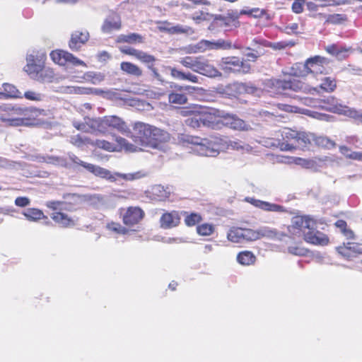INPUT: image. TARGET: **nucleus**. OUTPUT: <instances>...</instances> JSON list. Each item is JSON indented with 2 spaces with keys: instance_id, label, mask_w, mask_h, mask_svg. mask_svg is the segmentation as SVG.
Returning <instances> with one entry per match:
<instances>
[{
  "instance_id": "52",
  "label": "nucleus",
  "mask_w": 362,
  "mask_h": 362,
  "mask_svg": "<svg viewBox=\"0 0 362 362\" xmlns=\"http://www.w3.org/2000/svg\"><path fill=\"white\" fill-rule=\"evenodd\" d=\"M244 241H255L259 239L258 236V230L243 228Z\"/></svg>"
},
{
  "instance_id": "58",
  "label": "nucleus",
  "mask_w": 362,
  "mask_h": 362,
  "mask_svg": "<svg viewBox=\"0 0 362 362\" xmlns=\"http://www.w3.org/2000/svg\"><path fill=\"white\" fill-rule=\"evenodd\" d=\"M297 163L305 168H314L316 166L315 161L310 159L298 158Z\"/></svg>"
},
{
  "instance_id": "27",
  "label": "nucleus",
  "mask_w": 362,
  "mask_h": 362,
  "mask_svg": "<svg viewBox=\"0 0 362 362\" xmlns=\"http://www.w3.org/2000/svg\"><path fill=\"white\" fill-rule=\"evenodd\" d=\"M199 115L202 119V127L214 128L218 122L214 113L206 111H199Z\"/></svg>"
},
{
  "instance_id": "25",
  "label": "nucleus",
  "mask_w": 362,
  "mask_h": 362,
  "mask_svg": "<svg viewBox=\"0 0 362 362\" xmlns=\"http://www.w3.org/2000/svg\"><path fill=\"white\" fill-rule=\"evenodd\" d=\"M51 218L62 227H70L76 224V221L74 218L62 212H54L52 214Z\"/></svg>"
},
{
  "instance_id": "38",
  "label": "nucleus",
  "mask_w": 362,
  "mask_h": 362,
  "mask_svg": "<svg viewBox=\"0 0 362 362\" xmlns=\"http://www.w3.org/2000/svg\"><path fill=\"white\" fill-rule=\"evenodd\" d=\"M60 92L65 94H88L89 89L80 86H62Z\"/></svg>"
},
{
  "instance_id": "5",
  "label": "nucleus",
  "mask_w": 362,
  "mask_h": 362,
  "mask_svg": "<svg viewBox=\"0 0 362 362\" xmlns=\"http://www.w3.org/2000/svg\"><path fill=\"white\" fill-rule=\"evenodd\" d=\"M73 126L78 131L94 134H105L107 133L106 117H86L83 122L72 121Z\"/></svg>"
},
{
  "instance_id": "62",
  "label": "nucleus",
  "mask_w": 362,
  "mask_h": 362,
  "mask_svg": "<svg viewBox=\"0 0 362 362\" xmlns=\"http://www.w3.org/2000/svg\"><path fill=\"white\" fill-rule=\"evenodd\" d=\"M108 228L110 230L115 231L118 233L125 234L127 232V230L125 228H124L122 226H120L119 224L115 223H112L109 224Z\"/></svg>"
},
{
  "instance_id": "63",
  "label": "nucleus",
  "mask_w": 362,
  "mask_h": 362,
  "mask_svg": "<svg viewBox=\"0 0 362 362\" xmlns=\"http://www.w3.org/2000/svg\"><path fill=\"white\" fill-rule=\"evenodd\" d=\"M171 76L173 78L184 80L185 73L180 71L175 68H170Z\"/></svg>"
},
{
  "instance_id": "23",
  "label": "nucleus",
  "mask_w": 362,
  "mask_h": 362,
  "mask_svg": "<svg viewBox=\"0 0 362 362\" xmlns=\"http://www.w3.org/2000/svg\"><path fill=\"white\" fill-rule=\"evenodd\" d=\"M322 60H324V58L319 56L308 59L304 64V67L308 73L322 74L324 69L322 65Z\"/></svg>"
},
{
  "instance_id": "60",
  "label": "nucleus",
  "mask_w": 362,
  "mask_h": 362,
  "mask_svg": "<svg viewBox=\"0 0 362 362\" xmlns=\"http://www.w3.org/2000/svg\"><path fill=\"white\" fill-rule=\"evenodd\" d=\"M282 136L285 139H291L295 141L298 136V132L289 129H286L283 131Z\"/></svg>"
},
{
  "instance_id": "48",
  "label": "nucleus",
  "mask_w": 362,
  "mask_h": 362,
  "mask_svg": "<svg viewBox=\"0 0 362 362\" xmlns=\"http://www.w3.org/2000/svg\"><path fill=\"white\" fill-rule=\"evenodd\" d=\"M335 226L337 228H339L341 232L346 236L348 239H352L354 237V232L346 228L347 225L346 221L343 220H338L335 223Z\"/></svg>"
},
{
  "instance_id": "8",
  "label": "nucleus",
  "mask_w": 362,
  "mask_h": 362,
  "mask_svg": "<svg viewBox=\"0 0 362 362\" xmlns=\"http://www.w3.org/2000/svg\"><path fill=\"white\" fill-rule=\"evenodd\" d=\"M233 47L232 42L229 40L218 39L216 41L202 40L195 45L188 48V53L204 52L211 49H228Z\"/></svg>"
},
{
  "instance_id": "37",
  "label": "nucleus",
  "mask_w": 362,
  "mask_h": 362,
  "mask_svg": "<svg viewBox=\"0 0 362 362\" xmlns=\"http://www.w3.org/2000/svg\"><path fill=\"white\" fill-rule=\"evenodd\" d=\"M34 78L43 83H50L54 80V72L52 69L43 66L39 72L37 77Z\"/></svg>"
},
{
  "instance_id": "49",
  "label": "nucleus",
  "mask_w": 362,
  "mask_h": 362,
  "mask_svg": "<svg viewBox=\"0 0 362 362\" xmlns=\"http://www.w3.org/2000/svg\"><path fill=\"white\" fill-rule=\"evenodd\" d=\"M23 97L26 98L27 100L35 101V102H40L44 100L45 96L44 94L35 91V90H27L25 91Z\"/></svg>"
},
{
  "instance_id": "43",
  "label": "nucleus",
  "mask_w": 362,
  "mask_h": 362,
  "mask_svg": "<svg viewBox=\"0 0 362 362\" xmlns=\"http://www.w3.org/2000/svg\"><path fill=\"white\" fill-rule=\"evenodd\" d=\"M162 29L168 31L170 34H178V33L192 34L194 33L192 29L190 27L184 26V25H177L172 26L170 28H163Z\"/></svg>"
},
{
  "instance_id": "41",
  "label": "nucleus",
  "mask_w": 362,
  "mask_h": 362,
  "mask_svg": "<svg viewBox=\"0 0 362 362\" xmlns=\"http://www.w3.org/2000/svg\"><path fill=\"white\" fill-rule=\"evenodd\" d=\"M117 41L119 42H128V43H134V42H142L143 37L136 33H130L128 35H120Z\"/></svg>"
},
{
  "instance_id": "42",
  "label": "nucleus",
  "mask_w": 362,
  "mask_h": 362,
  "mask_svg": "<svg viewBox=\"0 0 362 362\" xmlns=\"http://www.w3.org/2000/svg\"><path fill=\"white\" fill-rule=\"evenodd\" d=\"M153 195L156 197V199L161 201L168 198L170 194V191L165 189L162 185H156L152 189Z\"/></svg>"
},
{
  "instance_id": "55",
  "label": "nucleus",
  "mask_w": 362,
  "mask_h": 362,
  "mask_svg": "<svg viewBox=\"0 0 362 362\" xmlns=\"http://www.w3.org/2000/svg\"><path fill=\"white\" fill-rule=\"evenodd\" d=\"M202 218L199 214L196 213H192L190 215L186 216L185 219V222L187 226H192L200 222Z\"/></svg>"
},
{
  "instance_id": "44",
  "label": "nucleus",
  "mask_w": 362,
  "mask_h": 362,
  "mask_svg": "<svg viewBox=\"0 0 362 362\" xmlns=\"http://www.w3.org/2000/svg\"><path fill=\"white\" fill-rule=\"evenodd\" d=\"M168 100L170 103L183 105L187 103V98L183 93L172 92L168 95Z\"/></svg>"
},
{
  "instance_id": "36",
  "label": "nucleus",
  "mask_w": 362,
  "mask_h": 362,
  "mask_svg": "<svg viewBox=\"0 0 362 362\" xmlns=\"http://www.w3.org/2000/svg\"><path fill=\"white\" fill-rule=\"evenodd\" d=\"M23 214L30 221H37L41 218H45L43 212L37 209L30 208L26 209Z\"/></svg>"
},
{
  "instance_id": "17",
  "label": "nucleus",
  "mask_w": 362,
  "mask_h": 362,
  "mask_svg": "<svg viewBox=\"0 0 362 362\" xmlns=\"http://www.w3.org/2000/svg\"><path fill=\"white\" fill-rule=\"evenodd\" d=\"M230 88L237 94L248 93L255 96H259L262 90L255 86L250 83H239L236 82L230 85Z\"/></svg>"
},
{
  "instance_id": "18",
  "label": "nucleus",
  "mask_w": 362,
  "mask_h": 362,
  "mask_svg": "<svg viewBox=\"0 0 362 362\" xmlns=\"http://www.w3.org/2000/svg\"><path fill=\"white\" fill-rule=\"evenodd\" d=\"M144 211L139 207H129L123 216L124 224L132 226L139 223L144 217Z\"/></svg>"
},
{
  "instance_id": "4",
  "label": "nucleus",
  "mask_w": 362,
  "mask_h": 362,
  "mask_svg": "<svg viewBox=\"0 0 362 362\" xmlns=\"http://www.w3.org/2000/svg\"><path fill=\"white\" fill-rule=\"evenodd\" d=\"M33 109L21 107H8L7 110L0 115V120L9 126H21L27 124Z\"/></svg>"
},
{
  "instance_id": "61",
  "label": "nucleus",
  "mask_w": 362,
  "mask_h": 362,
  "mask_svg": "<svg viewBox=\"0 0 362 362\" xmlns=\"http://www.w3.org/2000/svg\"><path fill=\"white\" fill-rule=\"evenodd\" d=\"M30 201L28 197H18L15 200V204L20 207H25L30 204Z\"/></svg>"
},
{
  "instance_id": "59",
  "label": "nucleus",
  "mask_w": 362,
  "mask_h": 362,
  "mask_svg": "<svg viewBox=\"0 0 362 362\" xmlns=\"http://www.w3.org/2000/svg\"><path fill=\"white\" fill-rule=\"evenodd\" d=\"M305 0H296L292 4V11L296 13H300L303 11V6Z\"/></svg>"
},
{
  "instance_id": "45",
  "label": "nucleus",
  "mask_w": 362,
  "mask_h": 362,
  "mask_svg": "<svg viewBox=\"0 0 362 362\" xmlns=\"http://www.w3.org/2000/svg\"><path fill=\"white\" fill-rule=\"evenodd\" d=\"M313 142L318 146L332 148L335 146V143L326 136H316L315 135V139H313Z\"/></svg>"
},
{
  "instance_id": "50",
  "label": "nucleus",
  "mask_w": 362,
  "mask_h": 362,
  "mask_svg": "<svg viewBox=\"0 0 362 362\" xmlns=\"http://www.w3.org/2000/svg\"><path fill=\"white\" fill-rule=\"evenodd\" d=\"M46 206L53 210L64 209L70 210V206L64 201H49L46 203Z\"/></svg>"
},
{
  "instance_id": "53",
  "label": "nucleus",
  "mask_w": 362,
  "mask_h": 362,
  "mask_svg": "<svg viewBox=\"0 0 362 362\" xmlns=\"http://www.w3.org/2000/svg\"><path fill=\"white\" fill-rule=\"evenodd\" d=\"M137 59L146 64L148 67L149 65H153L156 61V58L153 55L148 54L143 51H140Z\"/></svg>"
},
{
  "instance_id": "2",
  "label": "nucleus",
  "mask_w": 362,
  "mask_h": 362,
  "mask_svg": "<svg viewBox=\"0 0 362 362\" xmlns=\"http://www.w3.org/2000/svg\"><path fill=\"white\" fill-rule=\"evenodd\" d=\"M185 141L193 144L194 150L200 156L215 157L219 154L221 139L217 137L200 138L187 136Z\"/></svg>"
},
{
  "instance_id": "7",
  "label": "nucleus",
  "mask_w": 362,
  "mask_h": 362,
  "mask_svg": "<svg viewBox=\"0 0 362 362\" xmlns=\"http://www.w3.org/2000/svg\"><path fill=\"white\" fill-rule=\"evenodd\" d=\"M220 65L223 70L234 73L248 74L251 69L249 63L238 57L222 58Z\"/></svg>"
},
{
  "instance_id": "19",
  "label": "nucleus",
  "mask_w": 362,
  "mask_h": 362,
  "mask_svg": "<svg viewBox=\"0 0 362 362\" xmlns=\"http://www.w3.org/2000/svg\"><path fill=\"white\" fill-rule=\"evenodd\" d=\"M180 221V217L176 211L164 213L160 219V226L165 229L176 227Z\"/></svg>"
},
{
  "instance_id": "1",
  "label": "nucleus",
  "mask_w": 362,
  "mask_h": 362,
  "mask_svg": "<svg viewBox=\"0 0 362 362\" xmlns=\"http://www.w3.org/2000/svg\"><path fill=\"white\" fill-rule=\"evenodd\" d=\"M264 86L265 88L269 89V91L278 94L282 93L284 91L287 90L296 92L302 91L308 93H313V91H316L315 88H310L308 85L296 78L288 81L276 78L267 79L264 81Z\"/></svg>"
},
{
  "instance_id": "54",
  "label": "nucleus",
  "mask_w": 362,
  "mask_h": 362,
  "mask_svg": "<svg viewBox=\"0 0 362 362\" xmlns=\"http://www.w3.org/2000/svg\"><path fill=\"white\" fill-rule=\"evenodd\" d=\"M344 115L362 123V112L348 107V109L344 110Z\"/></svg>"
},
{
  "instance_id": "28",
  "label": "nucleus",
  "mask_w": 362,
  "mask_h": 362,
  "mask_svg": "<svg viewBox=\"0 0 362 362\" xmlns=\"http://www.w3.org/2000/svg\"><path fill=\"white\" fill-rule=\"evenodd\" d=\"M233 47L238 49L243 50V54L247 58L249 61L255 62L262 54L261 50H259L257 47H241L240 45H234Z\"/></svg>"
},
{
  "instance_id": "16",
  "label": "nucleus",
  "mask_w": 362,
  "mask_h": 362,
  "mask_svg": "<svg viewBox=\"0 0 362 362\" xmlns=\"http://www.w3.org/2000/svg\"><path fill=\"white\" fill-rule=\"evenodd\" d=\"M89 39V33L86 30H76L71 34L69 43L70 49L78 51Z\"/></svg>"
},
{
  "instance_id": "31",
  "label": "nucleus",
  "mask_w": 362,
  "mask_h": 362,
  "mask_svg": "<svg viewBox=\"0 0 362 362\" xmlns=\"http://www.w3.org/2000/svg\"><path fill=\"white\" fill-rule=\"evenodd\" d=\"M227 238L232 243H243L244 241L243 228L237 227L231 228L227 233Z\"/></svg>"
},
{
  "instance_id": "33",
  "label": "nucleus",
  "mask_w": 362,
  "mask_h": 362,
  "mask_svg": "<svg viewBox=\"0 0 362 362\" xmlns=\"http://www.w3.org/2000/svg\"><path fill=\"white\" fill-rule=\"evenodd\" d=\"M121 23L117 16H112L106 19L103 25L102 30L104 33H110L114 30L120 28Z\"/></svg>"
},
{
  "instance_id": "24",
  "label": "nucleus",
  "mask_w": 362,
  "mask_h": 362,
  "mask_svg": "<svg viewBox=\"0 0 362 362\" xmlns=\"http://www.w3.org/2000/svg\"><path fill=\"white\" fill-rule=\"evenodd\" d=\"M322 102L326 105V106H323L325 110L338 114H343L346 109H348V107H344L339 104H338V101L334 97H328L327 98L322 100Z\"/></svg>"
},
{
  "instance_id": "34",
  "label": "nucleus",
  "mask_w": 362,
  "mask_h": 362,
  "mask_svg": "<svg viewBox=\"0 0 362 362\" xmlns=\"http://www.w3.org/2000/svg\"><path fill=\"white\" fill-rule=\"evenodd\" d=\"M4 98H23V94L20 92L14 86L9 83H4Z\"/></svg>"
},
{
  "instance_id": "10",
  "label": "nucleus",
  "mask_w": 362,
  "mask_h": 362,
  "mask_svg": "<svg viewBox=\"0 0 362 362\" xmlns=\"http://www.w3.org/2000/svg\"><path fill=\"white\" fill-rule=\"evenodd\" d=\"M52 61L61 66L73 65L86 66V63L74 57L72 54L64 50H54L50 53Z\"/></svg>"
},
{
  "instance_id": "47",
  "label": "nucleus",
  "mask_w": 362,
  "mask_h": 362,
  "mask_svg": "<svg viewBox=\"0 0 362 362\" xmlns=\"http://www.w3.org/2000/svg\"><path fill=\"white\" fill-rule=\"evenodd\" d=\"M326 51L334 56H336L339 59H342L346 57L345 52H347L346 49H339L337 46L332 45L326 47Z\"/></svg>"
},
{
  "instance_id": "9",
  "label": "nucleus",
  "mask_w": 362,
  "mask_h": 362,
  "mask_svg": "<svg viewBox=\"0 0 362 362\" xmlns=\"http://www.w3.org/2000/svg\"><path fill=\"white\" fill-rule=\"evenodd\" d=\"M152 126L144 122H138L134 124L132 137L135 143L142 146H147L151 144V132Z\"/></svg>"
},
{
  "instance_id": "3",
  "label": "nucleus",
  "mask_w": 362,
  "mask_h": 362,
  "mask_svg": "<svg viewBox=\"0 0 362 362\" xmlns=\"http://www.w3.org/2000/svg\"><path fill=\"white\" fill-rule=\"evenodd\" d=\"M180 63L193 71L208 77L221 76V73L204 57H185L180 60Z\"/></svg>"
},
{
  "instance_id": "12",
  "label": "nucleus",
  "mask_w": 362,
  "mask_h": 362,
  "mask_svg": "<svg viewBox=\"0 0 362 362\" xmlns=\"http://www.w3.org/2000/svg\"><path fill=\"white\" fill-rule=\"evenodd\" d=\"M315 221L313 219L312 226L308 228H305L303 230L305 240L314 245H327L329 241L327 237L322 233L315 229Z\"/></svg>"
},
{
  "instance_id": "6",
  "label": "nucleus",
  "mask_w": 362,
  "mask_h": 362,
  "mask_svg": "<svg viewBox=\"0 0 362 362\" xmlns=\"http://www.w3.org/2000/svg\"><path fill=\"white\" fill-rule=\"evenodd\" d=\"M115 141H117V145H115L103 139H97L93 141V144L91 145L109 152L119 151L122 150H124L127 152H135L141 149L140 147L129 143L122 137L116 136Z\"/></svg>"
},
{
  "instance_id": "56",
  "label": "nucleus",
  "mask_w": 362,
  "mask_h": 362,
  "mask_svg": "<svg viewBox=\"0 0 362 362\" xmlns=\"http://www.w3.org/2000/svg\"><path fill=\"white\" fill-rule=\"evenodd\" d=\"M197 233L201 235H209L214 231V227L211 224L204 223L197 228Z\"/></svg>"
},
{
  "instance_id": "40",
  "label": "nucleus",
  "mask_w": 362,
  "mask_h": 362,
  "mask_svg": "<svg viewBox=\"0 0 362 362\" xmlns=\"http://www.w3.org/2000/svg\"><path fill=\"white\" fill-rule=\"evenodd\" d=\"M202 119L200 117L199 111L194 112L192 115L185 120V124L193 129L202 127Z\"/></svg>"
},
{
  "instance_id": "39",
  "label": "nucleus",
  "mask_w": 362,
  "mask_h": 362,
  "mask_svg": "<svg viewBox=\"0 0 362 362\" xmlns=\"http://www.w3.org/2000/svg\"><path fill=\"white\" fill-rule=\"evenodd\" d=\"M293 226L300 229L302 232L305 228H308L313 224V218L310 216L297 217L293 221Z\"/></svg>"
},
{
  "instance_id": "57",
  "label": "nucleus",
  "mask_w": 362,
  "mask_h": 362,
  "mask_svg": "<svg viewBox=\"0 0 362 362\" xmlns=\"http://www.w3.org/2000/svg\"><path fill=\"white\" fill-rule=\"evenodd\" d=\"M288 250L289 253L297 256H305L308 252L306 249L298 246H290Z\"/></svg>"
},
{
  "instance_id": "35",
  "label": "nucleus",
  "mask_w": 362,
  "mask_h": 362,
  "mask_svg": "<svg viewBox=\"0 0 362 362\" xmlns=\"http://www.w3.org/2000/svg\"><path fill=\"white\" fill-rule=\"evenodd\" d=\"M256 257L252 252L243 251L237 256L238 262L243 265H250L255 262Z\"/></svg>"
},
{
  "instance_id": "30",
  "label": "nucleus",
  "mask_w": 362,
  "mask_h": 362,
  "mask_svg": "<svg viewBox=\"0 0 362 362\" xmlns=\"http://www.w3.org/2000/svg\"><path fill=\"white\" fill-rule=\"evenodd\" d=\"M315 139V134L306 132H298V136L296 139L295 144L303 148L308 144H311Z\"/></svg>"
},
{
  "instance_id": "20",
  "label": "nucleus",
  "mask_w": 362,
  "mask_h": 362,
  "mask_svg": "<svg viewBox=\"0 0 362 362\" xmlns=\"http://www.w3.org/2000/svg\"><path fill=\"white\" fill-rule=\"evenodd\" d=\"M221 117H222L221 122L224 125H226L233 129H235V130H247V124H245V122L243 119L237 117L235 115H226L221 116Z\"/></svg>"
},
{
  "instance_id": "46",
  "label": "nucleus",
  "mask_w": 362,
  "mask_h": 362,
  "mask_svg": "<svg viewBox=\"0 0 362 362\" xmlns=\"http://www.w3.org/2000/svg\"><path fill=\"white\" fill-rule=\"evenodd\" d=\"M70 142L76 146L81 147L85 144H93V141L86 136H81L79 134L72 136Z\"/></svg>"
},
{
  "instance_id": "29",
  "label": "nucleus",
  "mask_w": 362,
  "mask_h": 362,
  "mask_svg": "<svg viewBox=\"0 0 362 362\" xmlns=\"http://www.w3.org/2000/svg\"><path fill=\"white\" fill-rule=\"evenodd\" d=\"M337 250L341 255L348 257L350 255L348 250L356 253H362V245L354 243H344L343 246L337 247Z\"/></svg>"
},
{
  "instance_id": "13",
  "label": "nucleus",
  "mask_w": 362,
  "mask_h": 362,
  "mask_svg": "<svg viewBox=\"0 0 362 362\" xmlns=\"http://www.w3.org/2000/svg\"><path fill=\"white\" fill-rule=\"evenodd\" d=\"M315 221L313 219L312 226L308 228H305L303 230L305 240L314 245H327L329 241L327 237L322 233L315 229Z\"/></svg>"
},
{
  "instance_id": "22",
  "label": "nucleus",
  "mask_w": 362,
  "mask_h": 362,
  "mask_svg": "<svg viewBox=\"0 0 362 362\" xmlns=\"http://www.w3.org/2000/svg\"><path fill=\"white\" fill-rule=\"evenodd\" d=\"M169 139L170 135L167 132L152 126L149 146L156 147L158 142H166Z\"/></svg>"
},
{
  "instance_id": "15",
  "label": "nucleus",
  "mask_w": 362,
  "mask_h": 362,
  "mask_svg": "<svg viewBox=\"0 0 362 362\" xmlns=\"http://www.w3.org/2000/svg\"><path fill=\"white\" fill-rule=\"evenodd\" d=\"M107 132L116 129L122 134L130 133L129 129L126 123L119 117L115 115L105 116Z\"/></svg>"
},
{
  "instance_id": "51",
  "label": "nucleus",
  "mask_w": 362,
  "mask_h": 362,
  "mask_svg": "<svg viewBox=\"0 0 362 362\" xmlns=\"http://www.w3.org/2000/svg\"><path fill=\"white\" fill-rule=\"evenodd\" d=\"M337 85L334 79L330 77H325L322 79V83L320 84V88L325 90L327 92H332L336 88Z\"/></svg>"
},
{
  "instance_id": "14",
  "label": "nucleus",
  "mask_w": 362,
  "mask_h": 362,
  "mask_svg": "<svg viewBox=\"0 0 362 362\" xmlns=\"http://www.w3.org/2000/svg\"><path fill=\"white\" fill-rule=\"evenodd\" d=\"M44 55L36 57L33 54L27 55V64L24 67L25 71L34 78L37 77L39 72L44 66Z\"/></svg>"
},
{
  "instance_id": "32",
  "label": "nucleus",
  "mask_w": 362,
  "mask_h": 362,
  "mask_svg": "<svg viewBox=\"0 0 362 362\" xmlns=\"http://www.w3.org/2000/svg\"><path fill=\"white\" fill-rule=\"evenodd\" d=\"M120 69L122 71L129 75L139 77L142 75V70L136 64L131 62H123L120 64Z\"/></svg>"
},
{
  "instance_id": "64",
  "label": "nucleus",
  "mask_w": 362,
  "mask_h": 362,
  "mask_svg": "<svg viewBox=\"0 0 362 362\" xmlns=\"http://www.w3.org/2000/svg\"><path fill=\"white\" fill-rule=\"evenodd\" d=\"M141 50H138L134 48H127V49H122V52L124 54L134 56L136 58H138V56Z\"/></svg>"
},
{
  "instance_id": "11",
  "label": "nucleus",
  "mask_w": 362,
  "mask_h": 362,
  "mask_svg": "<svg viewBox=\"0 0 362 362\" xmlns=\"http://www.w3.org/2000/svg\"><path fill=\"white\" fill-rule=\"evenodd\" d=\"M86 169L89 172L92 173L96 176L106 178L110 181H115L116 176L122 177L126 180H134L139 177V173L136 174H120L115 173V175H112L110 171L107 169L103 168L100 166L95 165L90 163L86 165Z\"/></svg>"
},
{
  "instance_id": "26",
  "label": "nucleus",
  "mask_w": 362,
  "mask_h": 362,
  "mask_svg": "<svg viewBox=\"0 0 362 362\" xmlns=\"http://www.w3.org/2000/svg\"><path fill=\"white\" fill-rule=\"evenodd\" d=\"M257 230L259 239L265 238L270 240H279L283 235L282 233L279 232L275 228H272L268 226H262L259 228Z\"/></svg>"
},
{
  "instance_id": "21",
  "label": "nucleus",
  "mask_w": 362,
  "mask_h": 362,
  "mask_svg": "<svg viewBox=\"0 0 362 362\" xmlns=\"http://www.w3.org/2000/svg\"><path fill=\"white\" fill-rule=\"evenodd\" d=\"M246 201L251 203L255 206L267 211L283 212L285 211L282 206L276 204H272L253 198H246Z\"/></svg>"
}]
</instances>
